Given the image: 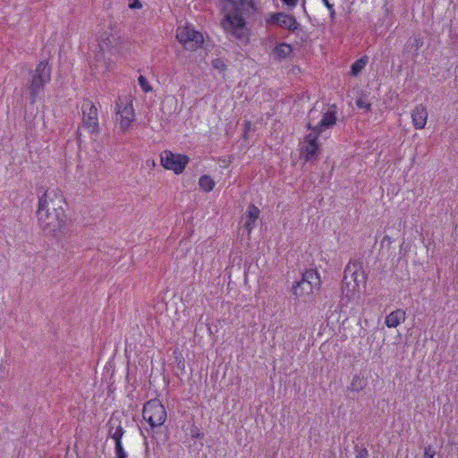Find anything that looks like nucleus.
Here are the masks:
<instances>
[{"mask_svg": "<svg viewBox=\"0 0 458 458\" xmlns=\"http://www.w3.org/2000/svg\"><path fill=\"white\" fill-rule=\"evenodd\" d=\"M115 458H127V453L125 452L123 443L114 444Z\"/></svg>", "mask_w": 458, "mask_h": 458, "instance_id": "nucleus-30", "label": "nucleus"}, {"mask_svg": "<svg viewBox=\"0 0 458 458\" xmlns=\"http://www.w3.org/2000/svg\"><path fill=\"white\" fill-rule=\"evenodd\" d=\"M356 105H357V106H358L359 108H364V109H366V110H368V111H370V109H371V108H370L371 105H370L369 103H366V102H364V101H363L362 99H360V98L356 100Z\"/></svg>", "mask_w": 458, "mask_h": 458, "instance_id": "nucleus-34", "label": "nucleus"}, {"mask_svg": "<svg viewBox=\"0 0 458 458\" xmlns=\"http://www.w3.org/2000/svg\"><path fill=\"white\" fill-rule=\"evenodd\" d=\"M361 269L362 267L360 262H350L345 267V274L349 275L351 280L353 281V288L357 290V293L360 292V284L365 286L367 281V275Z\"/></svg>", "mask_w": 458, "mask_h": 458, "instance_id": "nucleus-10", "label": "nucleus"}, {"mask_svg": "<svg viewBox=\"0 0 458 458\" xmlns=\"http://www.w3.org/2000/svg\"><path fill=\"white\" fill-rule=\"evenodd\" d=\"M114 37H106V38H102V40L98 44V47L102 52H110L114 53V47H112Z\"/></svg>", "mask_w": 458, "mask_h": 458, "instance_id": "nucleus-26", "label": "nucleus"}, {"mask_svg": "<svg viewBox=\"0 0 458 458\" xmlns=\"http://www.w3.org/2000/svg\"><path fill=\"white\" fill-rule=\"evenodd\" d=\"M81 132L80 129L78 128V130L76 131V139H77L78 142L81 141Z\"/></svg>", "mask_w": 458, "mask_h": 458, "instance_id": "nucleus-41", "label": "nucleus"}, {"mask_svg": "<svg viewBox=\"0 0 458 458\" xmlns=\"http://www.w3.org/2000/svg\"><path fill=\"white\" fill-rule=\"evenodd\" d=\"M52 67L47 61H40L34 70L30 71V79L26 87L29 89L30 102L34 104L46 84L51 81Z\"/></svg>", "mask_w": 458, "mask_h": 458, "instance_id": "nucleus-3", "label": "nucleus"}, {"mask_svg": "<svg viewBox=\"0 0 458 458\" xmlns=\"http://www.w3.org/2000/svg\"><path fill=\"white\" fill-rule=\"evenodd\" d=\"M142 417L151 428H154L165 422L167 414L161 401L157 398H154L144 403Z\"/></svg>", "mask_w": 458, "mask_h": 458, "instance_id": "nucleus-4", "label": "nucleus"}, {"mask_svg": "<svg viewBox=\"0 0 458 458\" xmlns=\"http://www.w3.org/2000/svg\"><path fill=\"white\" fill-rule=\"evenodd\" d=\"M322 2H323V4H324L326 6H327V5H329V4H330L329 0H322Z\"/></svg>", "mask_w": 458, "mask_h": 458, "instance_id": "nucleus-42", "label": "nucleus"}, {"mask_svg": "<svg viewBox=\"0 0 458 458\" xmlns=\"http://www.w3.org/2000/svg\"><path fill=\"white\" fill-rule=\"evenodd\" d=\"M160 161L163 167L173 171L175 174H181L190 162V157L182 154H175L171 150H165L160 154Z\"/></svg>", "mask_w": 458, "mask_h": 458, "instance_id": "nucleus-6", "label": "nucleus"}, {"mask_svg": "<svg viewBox=\"0 0 458 458\" xmlns=\"http://www.w3.org/2000/svg\"><path fill=\"white\" fill-rule=\"evenodd\" d=\"M177 368L183 370L184 369V361L183 360H180L178 363H177Z\"/></svg>", "mask_w": 458, "mask_h": 458, "instance_id": "nucleus-40", "label": "nucleus"}, {"mask_svg": "<svg viewBox=\"0 0 458 458\" xmlns=\"http://www.w3.org/2000/svg\"><path fill=\"white\" fill-rule=\"evenodd\" d=\"M316 289L315 286H311L310 283L307 282V279H303L297 281L293 284L292 287V293L294 296V299H298L300 297H304L311 294Z\"/></svg>", "mask_w": 458, "mask_h": 458, "instance_id": "nucleus-13", "label": "nucleus"}, {"mask_svg": "<svg viewBox=\"0 0 458 458\" xmlns=\"http://www.w3.org/2000/svg\"><path fill=\"white\" fill-rule=\"evenodd\" d=\"M269 25H276L277 27L287 30L290 32H296L301 30V24L297 21L296 18L284 12L273 13L267 20Z\"/></svg>", "mask_w": 458, "mask_h": 458, "instance_id": "nucleus-9", "label": "nucleus"}, {"mask_svg": "<svg viewBox=\"0 0 458 458\" xmlns=\"http://www.w3.org/2000/svg\"><path fill=\"white\" fill-rule=\"evenodd\" d=\"M336 106L332 105L322 115L320 122L315 127L321 132L332 128L336 123Z\"/></svg>", "mask_w": 458, "mask_h": 458, "instance_id": "nucleus-11", "label": "nucleus"}, {"mask_svg": "<svg viewBox=\"0 0 458 458\" xmlns=\"http://www.w3.org/2000/svg\"><path fill=\"white\" fill-rule=\"evenodd\" d=\"M320 152V144H305L301 148V157L306 162L314 163L318 161Z\"/></svg>", "mask_w": 458, "mask_h": 458, "instance_id": "nucleus-14", "label": "nucleus"}, {"mask_svg": "<svg viewBox=\"0 0 458 458\" xmlns=\"http://www.w3.org/2000/svg\"><path fill=\"white\" fill-rule=\"evenodd\" d=\"M118 421H121V415L114 411L112 413L106 426L108 428V437L114 433V429H116Z\"/></svg>", "mask_w": 458, "mask_h": 458, "instance_id": "nucleus-25", "label": "nucleus"}, {"mask_svg": "<svg viewBox=\"0 0 458 458\" xmlns=\"http://www.w3.org/2000/svg\"><path fill=\"white\" fill-rule=\"evenodd\" d=\"M368 385L366 377L361 373L355 374L347 389L351 392H360L366 388Z\"/></svg>", "mask_w": 458, "mask_h": 458, "instance_id": "nucleus-19", "label": "nucleus"}, {"mask_svg": "<svg viewBox=\"0 0 458 458\" xmlns=\"http://www.w3.org/2000/svg\"><path fill=\"white\" fill-rule=\"evenodd\" d=\"M281 1L283 2V4L284 5H286L288 7V9H293L297 5L299 0H281Z\"/></svg>", "mask_w": 458, "mask_h": 458, "instance_id": "nucleus-36", "label": "nucleus"}, {"mask_svg": "<svg viewBox=\"0 0 458 458\" xmlns=\"http://www.w3.org/2000/svg\"><path fill=\"white\" fill-rule=\"evenodd\" d=\"M327 8L329 11L331 21H334L335 17V8H334V4H330L329 5L327 6Z\"/></svg>", "mask_w": 458, "mask_h": 458, "instance_id": "nucleus-37", "label": "nucleus"}, {"mask_svg": "<svg viewBox=\"0 0 458 458\" xmlns=\"http://www.w3.org/2000/svg\"><path fill=\"white\" fill-rule=\"evenodd\" d=\"M199 185L203 191L209 192L213 191L215 187V181L211 178V176L204 174L199 177Z\"/></svg>", "mask_w": 458, "mask_h": 458, "instance_id": "nucleus-24", "label": "nucleus"}, {"mask_svg": "<svg viewBox=\"0 0 458 458\" xmlns=\"http://www.w3.org/2000/svg\"><path fill=\"white\" fill-rule=\"evenodd\" d=\"M307 129L310 131V133L307 134L304 138L305 144L314 143L320 144L318 141V137L322 133L319 130H318L315 126H313L310 123L307 124Z\"/></svg>", "mask_w": 458, "mask_h": 458, "instance_id": "nucleus-21", "label": "nucleus"}, {"mask_svg": "<svg viewBox=\"0 0 458 458\" xmlns=\"http://www.w3.org/2000/svg\"><path fill=\"white\" fill-rule=\"evenodd\" d=\"M176 38L184 49L188 51H195L204 43L202 33L190 26L178 27L176 30Z\"/></svg>", "mask_w": 458, "mask_h": 458, "instance_id": "nucleus-5", "label": "nucleus"}, {"mask_svg": "<svg viewBox=\"0 0 458 458\" xmlns=\"http://www.w3.org/2000/svg\"><path fill=\"white\" fill-rule=\"evenodd\" d=\"M387 242L388 243H391L392 242V238L388 235H386L384 236L383 240H382V243Z\"/></svg>", "mask_w": 458, "mask_h": 458, "instance_id": "nucleus-39", "label": "nucleus"}, {"mask_svg": "<svg viewBox=\"0 0 458 458\" xmlns=\"http://www.w3.org/2000/svg\"><path fill=\"white\" fill-rule=\"evenodd\" d=\"M405 311L403 310L398 309L392 311L386 317L385 323L388 327H396L400 325L401 322L405 320Z\"/></svg>", "mask_w": 458, "mask_h": 458, "instance_id": "nucleus-17", "label": "nucleus"}, {"mask_svg": "<svg viewBox=\"0 0 458 458\" xmlns=\"http://www.w3.org/2000/svg\"><path fill=\"white\" fill-rule=\"evenodd\" d=\"M368 63V57L366 55L359 58L351 65L350 74L353 77L358 76L360 72L364 69Z\"/></svg>", "mask_w": 458, "mask_h": 458, "instance_id": "nucleus-22", "label": "nucleus"}, {"mask_svg": "<svg viewBox=\"0 0 458 458\" xmlns=\"http://www.w3.org/2000/svg\"><path fill=\"white\" fill-rule=\"evenodd\" d=\"M138 83L140 86L141 89L144 92H150L152 90V87L148 83L147 78L143 75H140L138 78Z\"/></svg>", "mask_w": 458, "mask_h": 458, "instance_id": "nucleus-29", "label": "nucleus"}, {"mask_svg": "<svg viewBox=\"0 0 458 458\" xmlns=\"http://www.w3.org/2000/svg\"><path fill=\"white\" fill-rule=\"evenodd\" d=\"M348 277H350L349 275H346L345 272L344 273V277L342 281V293L344 295H345L346 298L349 300L353 297L354 293L357 292V290H354V288H351V281H348Z\"/></svg>", "mask_w": 458, "mask_h": 458, "instance_id": "nucleus-23", "label": "nucleus"}, {"mask_svg": "<svg viewBox=\"0 0 458 458\" xmlns=\"http://www.w3.org/2000/svg\"><path fill=\"white\" fill-rule=\"evenodd\" d=\"M82 126L88 130L90 134L99 132L98 114L96 106L92 101L86 99L81 106Z\"/></svg>", "mask_w": 458, "mask_h": 458, "instance_id": "nucleus-7", "label": "nucleus"}, {"mask_svg": "<svg viewBox=\"0 0 458 458\" xmlns=\"http://www.w3.org/2000/svg\"><path fill=\"white\" fill-rule=\"evenodd\" d=\"M220 26L231 42L247 45L250 29L246 18L258 12L254 0H222Z\"/></svg>", "mask_w": 458, "mask_h": 458, "instance_id": "nucleus-2", "label": "nucleus"}, {"mask_svg": "<svg viewBox=\"0 0 458 458\" xmlns=\"http://www.w3.org/2000/svg\"><path fill=\"white\" fill-rule=\"evenodd\" d=\"M125 433L124 428L122 427V422L118 421L116 429H114V433H112L109 437L114 441L115 443H122V438Z\"/></svg>", "mask_w": 458, "mask_h": 458, "instance_id": "nucleus-27", "label": "nucleus"}, {"mask_svg": "<svg viewBox=\"0 0 458 458\" xmlns=\"http://www.w3.org/2000/svg\"><path fill=\"white\" fill-rule=\"evenodd\" d=\"M116 115L120 117V128L124 131L128 130L135 119L132 101L118 98L115 101Z\"/></svg>", "mask_w": 458, "mask_h": 458, "instance_id": "nucleus-8", "label": "nucleus"}, {"mask_svg": "<svg viewBox=\"0 0 458 458\" xmlns=\"http://www.w3.org/2000/svg\"><path fill=\"white\" fill-rule=\"evenodd\" d=\"M423 43V38L420 34L410 38L404 46V53L411 54L412 57L418 56L419 49Z\"/></svg>", "mask_w": 458, "mask_h": 458, "instance_id": "nucleus-16", "label": "nucleus"}, {"mask_svg": "<svg viewBox=\"0 0 458 458\" xmlns=\"http://www.w3.org/2000/svg\"><path fill=\"white\" fill-rule=\"evenodd\" d=\"M36 193L38 198L37 216L43 233L62 242L71 231L64 208L65 199L62 192L57 189H46L38 185Z\"/></svg>", "mask_w": 458, "mask_h": 458, "instance_id": "nucleus-1", "label": "nucleus"}, {"mask_svg": "<svg viewBox=\"0 0 458 458\" xmlns=\"http://www.w3.org/2000/svg\"><path fill=\"white\" fill-rule=\"evenodd\" d=\"M259 209L254 204L249 205L244 216H245V224L244 228L250 233L252 229L255 227V224L259 216Z\"/></svg>", "mask_w": 458, "mask_h": 458, "instance_id": "nucleus-15", "label": "nucleus"}, {"mask_svg": "<svg viewBox=\"0 0 458 458\" xmlns=\"http://www.w3.org/2000/svg\"><path fill=\"white\" fill-rule=\"evenodd\" d=\"M190 434H191V438H196V439H202L205 437L204 433L200 432V430L199 429V428L197 426H192L190 428Z\"/></svg>", "mask_w": 458, "mask_h": 458, "instance_id": "nucleus-32", "label": "nucleus"}, {"mask_svg": "<svg viewBox=\"0 0 458 458\" xmlns=\"http://www.w3.org/2000/svg\"><path fill=\"white\" fill-rule=\"evenodd\" d=\"M104 54H105V52H102V51L99 49V52L96 55V57H95L96 61H97V62H101V61L105 62V56H104Z\"/></svg>", "mask_w": 458, "mask_h": 458, "instance_id": "nucleus-38", "label": "nucleus"}, {"mask_svg": "<svg viewBox=\"0 0 458 458\" xmlns=\"http://www.w3.org/2000/svg\"><path fill=\"white\" fill-rule=\"evenodd\" d=\"M129 7L131 9H140L142 7V4L140 3V0H130Z\"/></svg>", "mask_w": 458, "mask_h": 458, "instance_id": "nucleus-35", "label": "nucleus"}, {"mask_svg": "<svg viewBox=\"0 0 458 458\" xmlns=\"http://www.w3.org/2000/svg\"><path fill=\"white\" fill-rule=\"evenodd\" d=\"M212 67L219 72H224L226 70L227 65L225 64L223 59L216 58L212 61Z\"/></svg>", "mask_w": 458, "mask_h": 458, "instance_id": "nucleus-31", "label": "nucleus"}, {"mask_svg": "<svg viewBox=\"0 0 458 458\" xmlns=\"http://www.w3.org/2000/svg\"><path fill=\"white\" fill-rule=\"evenodd\" d=\"M301 277L307 279L308 283H310L311 286H315L317 290H319L321 284L320 275L317 269H307L302 273Z\"/></svg>", "mask_w": 458, "mask_h": 458, "instance_id": "nucleus-20", "label": "nucleus"}, {"mask_svg": "<svg viewBox=\"0 0 458 458\" xmlns=\"http://www.w3.org/2000/svg\"><path fill=\"white\" fill-rule=\"evenodd\" d=\"M412 123L415 129H423L428 119V111L425 106L420 104L411 112Z\"/></svg>", "mask_w": 458, "mask_h": 458, "instance_id": "nucleus-12", "label": "nucleus"}, {"mask_svg": "<svg viewBox=\"0 0 458 458\" xmlns=\"http://www.w3.org/2000/svg\"><path fill=\"white\" fill-rule=\"evenodd\" d=\"M355 458H369V451L365 446H359L355 445L354 447Z\"/></svg>", "mask_w": 458, "mask_h": 458, "instance_id": "nucleus-28", "label": "nucleus"}, {"mask_svg": "<svg viewBox=\"0 0 458 458\" xmlns=\"http://www.w3.org/2000/svg\"><path fill=\"white\" fill-rule=\"evenodd\" d=\"M292 52L293 47L290 44L279 43L275 47L273 55L275 59L281 61L282 59L287 58Z\"/></svg>", "mask_w": 458, "mask_h": 458, "instance_id": "nucleus-18", "label": "nucleus"}, {"mask_svg": "<svg viewBox=\"0 0 458 458\" xmlns=\"http://www.w3.org/2000/svg\"><path fill=\"white\" fill-rule=\"evenodd\" d=\"M436 455V451L432 445H428L424 448L423 458H434Z\"/></svg>", "mask_w": 458, "mask_h": 458, "instance_id": "nucleus-33", "label": "nucleus"}]
</instances>
